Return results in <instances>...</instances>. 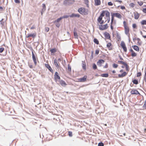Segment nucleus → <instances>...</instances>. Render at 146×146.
Masks as SVG:
<instances>
[{
    "mask_svg": "<svg viewBox=\"0 0 146 146\" xmlns=\"http://www.w3.org/2000/svg\"><path fill=\"white\" fill-rule=\"evenodd\" d=\"M68 17H69V16H68L66 15V16H64L63 17H62V19L64 18H67Z\"/></svg>",
    "mask_w": 146,
    "mask_h": 146,
    "instance_id": "680f3d73",
    "label": "nucleus"
},
{
    "mask_svg": "<svg viewBox=\"0 0 146 146\" xmlns=\"http://www.w3.org/2000/svg\"><path fill=\"white\" fill-rule=\"evenodd\" d=\"M142 11L144 13H146V8L143 9L142 10Z\"/></svg>",
    "mask_w": 146,
    "mask_h": 146,
    "instance_id": "13d9d810",
    "label": "nucleus"
},
{
    "mask_svg": "<svg viewBox=\"0 0 146 146\" xmlns=\"http://www.w3.org/2000/svg\"><path fill=\"white\" fill-rule=\"evenodd\" d=\"M109 75L108 74H103L101 75V76L103 77H108Z\"/></svg>",
    "mask_w": 146,
    "mask_h": 146,
    "instance_id": "72a5a7b5",
    "label": "nucleus"
},
{
    "mask_svg": "<svg viewBox=\"0 0 146 146\" xmlns=\"http://www.w3.org/2000/svg\"><path fill=\"white\" fill-rule=\"evenodd\" d=\"M42 10L41 12L42 15L43 12H44L46 9V5L44 4H42Z\"/></svg>",
    "mask_w": 146,
    "mask_h": 146,
    "instance_id": "b1692460",
    "label": "nucleus"
},
{
    "mask_svg": "<svg viewBox=\"0 0 146 146\" xmlns=\"http://www.w3.org/2000/svg\"><path fill=\"white\" fill-rule=\"evenodd\" d=\"M115 2H118L119 3H122V1L121 0H116L115 1Z\"/></svg>",
    "mask_w": 146,
    "mask_h": 146,
    "instance_id": "4d7b16f0",
    "label": "nucleus"
},
{
    "mask_svg": "<svg viewBox=\"0 0 146 146\" xmlns=\"http://www.w3.org/2000/svg\"><path fill=\"white\" fill-rule=\"evenodd\" d=\"M131 93L132 94H140V93L138 90L135 89L132 90L131 91Z\"/></svg>",
    "mask_w": 146,
    "mask_h": 146,
    "instance_id": "f8f14e48",
    "label": "nucleus"
},
{
    "mask_svg": "<svg viewBox=\"0 0 146 146\" xmlns=\"http://www.w3.org/2000/svg\"><path fill=\"white\" fill-rule=\"evenodd\" d=\"M45 66L52 73L53 72V70L49 64H45Z\"/></svg>",
    "mask_w": 146,
    "mask_h": 146,
    "instance_id": "dca6fc26",
    "label": "nucleus"
},
{
    "mask_svg": "<svg viewBox=\"0 0 146 146\" xmlns=\"http://www.w3.org/2000/svg\"><path fill=\"white\" fill-rule=\"evenodd\" d=\"M99 27L100 30L102 31L105 30L108 27V25L107 24L103 25H100Z\"/></svg>",
    "mask_w": 146,
    "mask_h": 146,
    "instance_id": "0eeeda50",
    "label": "nucleus"
},
{
    "mask_svg": "<svg viewBox=\"0 0 146 146\" xmlns=\"http://www.w3.org/2000/svg\"><path fill=\"white\" fill-rule=\"evenodd\" d=\"M116 24V22L115 21H114V18L113 17H111L110 27L112 30H113V27Z\"/></svg>",
    "mask_w": 146,
    "mask_h": 146,
    "instance_id": "423d86ee",
    "label": "nucleus"
},
{
    "mask_svg": "<svg viewBox=\"0 0 146 146\" xmlns=\"http://www.w3.org/2000/svg\"><path fill=\"white\" fill-rule=\"evenodd\" d=\"M104 36L107 39H110V34L107 32L105 33L104 34Z\"/></svg>",
    "mask_w": 146,
    "mask_h": 146,
    "instance_id": "6ab92c4d",
    "label": "nucleus"
},
{
    "mask_svg": "<svg viewBox=\"0 0 146 146\" xmlns=\"http://www.w3.org/2000/svg\"><path fill=\"white\" fill-rule=\"evenodd\" d=\"M68 135L70 137H72V132L69 131L68 133Z\"/></svg>",
    "mask_w": 146,
    "mask_h": 146,
    "instance_id": "ea45409f",
    "label": "nucleus"
},
{
    "mask_svg": "<svg viewBox=\"0 0 146 146\" xmlns=\"http://www.w3.org/2000/svg\"><path fill=\"white\" fill-rule=\"evenodd\" d=\"M116 37L118 40H120L121 39V37L119 35L118 33L117 34Z\"/></svg>",
    "mask_w": 146,
    "mask_h": 146,
    "instance_id": "79ce46f5",
    "label": "nucleus"
},
{
    "mask_svg": "<svg viewBox=\"0 0 146 146\" xmlns=\"http://www.w3.org/2000/svg\"><path fill=\"white\" fill-rule=\"evenodd\" d=\"M140 23L142 25H146V20H143Z\"/></svg>",
    "mask_w": 146,
    "mask_h": 146,
    "instance_id": "2f4dec72",
    "label": "nucleus"
},
{
    "mask_svg": "<svg viewBox=\"0 0 146 146\" xmlns=\"http://www.w3.org/2000/svg\"><path fill=\"white\" fill-rule=\"evenodd\" d=\"M94 70H96L97 68V67L95 64H93L92 66Z\"/></svg>",
    "mask_w": 146,
    "mask_h": 146,
    "instance_id": "e433bc0d",
    "label": "nucleus"
},
{
    "mask_svg": "<svg viewBox=\"0 0 146 146\" xmlns=\"http://www.w3.org/2000/svg\"><path fill=\"white\" fill-rule=\"evenodd\" d=\"M143 107L144 109H146V100L145 102Z\"/></svg>",
    "mask_w": 146,
    "mask_h": 146,
    "instance_id": "c03bdc74",
    "label": "nucleus"
},
{
    "mask_svg": "<svg viewBox=\"0 0 146 146\" xmlns=\"http://www.w3.org/2000/svg\"><path fill=\"white\" fill-rule=\"evenodd\" d=\"M68 71L69 72H71V67L70 66L69 64H68Z\"/></svg>",
    "mask_w": 146,
    "mask_h": 146,
    "instance_id": "c9c22d12",
    "label": "nucleus"
},
{
    "mask_svg": "<svg viewBox=\"0 0 146 146\" xmlns=\"http://www.w3.org/2000/svg\"><path fill=\"white\" fill-rule=\"evenodd\" d=\"M29 67L31 68H33V65H32V64H29Z\"/></svg>",
    "mask_w": 146,
    "mask_h": 146,
    "instance_id": "bf43d9fd",
    "label": "nucleus"
},
{
    "mask_svg": "<svg viewBox=\"0 0 146 146\" xmlns=\"http://www.w3.org/2000/svg\"><path fill=\"white\" fill-rule=\"evenodd\" d=\"M36 35V33H34L33 34H28L27 36V38H29L30 37H32L33 38H35Z\"/></svg>",
    "mask_w": 146,
    "mask_h": 146,
    "instance_id": "ddd939ff",
    "label": "nucleus"
},
{
    "mask_svg": "<svg viewBox=\"0 0 146 146\" xmlns=\"http://www.w3.org/2000/svg\"><path fill=\"white\" fill-rule=\"evenodd\" d=\"M118 65L114 63L113 64V67L114 68H116L118 67Z\"/></svg>",
    "mask_w": 146,
    "mask_h": 146,
    "instance_id": "a19ab883",
    "label": "nucleus"
},
{
    "mask_svg": "<svg viewBox=\"0 0 146 146\" xmlns=\"http://www.w3.org/2000/svg\"><path fill=\"white\" fill-rule=\"evenodd\" d=\"M125 68H126V71H127V72H128L129 71V66L127 64V63L125 64Z\"/></svg>",
    "mask_w": 146,
    "mask_h": 146,
    "instance_id": "7c9ffc66",
    "label": "nucleus"
},
{
    "mask_svg": "<svg viewBox=\"0 0 146 146\" xmlns=\"http://www.w3.org/2000/svg\"><path fill=\"white\" fill-rule=\"evenodd\" d=\"M45 30L46 32H48L49 30V28L48 27H46L45 28Z\"/></svg>",
    "mask_w": 146,
    "mask_h": 146,
    "instance_id": "de8ad7c7",
    "label": "nucleus"
},
{
    "mask_svg": "<svg viewBox=\"0 0 146 146\" xmlns=\"http://www.w3.org/2000/svg\"><path fill=\"white\" fill-rule=\"evenodd\" d=\"M137 41V44L139 45H141L142 44V42L141 40L139 38H137L136 39Z\"/></svg>",
    "mask_w": 146,
    "mask_h": 146,
    "instance_id": "c756f323",
    "label": "nucleus"
},
{
    "mask_svg": "<svg viewBox=\"0 0 146 146\" xmlns=\"http://www.w3.org/2000/svg\"><path fill=\"white\" fill-rule=\"evenodd\" d=\"M74 2V0H65L64 1L63 4L65 5H70L73 4Z\"/></svg>",
    "mask_w": 146,
    "mask_h": 146,
    "instance_id": "20e7f679",
    "label": "nucleus"
},
{
    "mask_svg": "<svg viewBox=\"0 0 146 146\" xmlns=\"http://www.w3.org/2000/svg\"><path fill=\"white\" fill-rule=\"evenodd\" d=\"M129 6L130 7H133L134 6V4L133 3H131L129 4Z\"/></svg>",
    "mask_w": 146,
    "mask_h": 146,
    "instance_id": "3c124183",
    "label": "nucleus"
},
{
    "mask_svg": "<svg viewBox=\"0 0 146 146\" xmlns=\"http://www.w3.org/2000/svg\"><path fill=\"white\" fill-rule=\"evenodd\" d=\"M82 66L84 70H86V64L85 61H82Z\"/></svg>",
    "mask_w": 146,
    "mask_h": 146,
    "instance_id": "a878e982",
    "label": "nucleus"
},
{
    "mask_svg": "<svg viewBox=\"0 0 146 146\" xmlns=\"http://www.w3.org/2000/svg\"><path fill=\"white\" fill-rule=\"evenodd\" d=\"M74 35L75 38H78V36L76 32V29L75 28L74 30Z\"/></svg>",
    "mask_w": 146,
    "mask_h": 146,
    "instance_id": "aec40b11",
    "label": "nucleus"
},
{
    "mask_svg": "<svg viewBox=\"0 0 146 146\" xmlns=\"http://www.w3.org/2000/svg\"><path fill=\"white\" fill-rule=\"evenodd\" d=\"M119 72L121 73H122L121 74H119L118 75V77L119 78H122L124 77L127 74V72H124L123 70V69L120 70Z\"/></svg>",
    "mask_w": 146,
    "mask_h": 146,
    "instance_id": "39448f33",
    "label": "nucleus"
},
{
    "mask_svg": "<svg viewBox=\"0 0 146 146\" xmlns=\"http://www.w3.org/2000/svg\"><path fill=\"white\" fill-rule=\"evenodd\" d=\"M133 83L135 84H138V80L136 79H133L132 81Z\"/></svg>",
    "mask_w": 146,
    "mask_h": 146,
    "instance_id": "473e14b6",
    "label": "nucleus"
},
{
    "mask_svg": "<svg viewBox=\"0 0 146 146\" xmlns=\"http://www.w3.org/2000/svg\"><path fill=\"white\" fill-rule=\"evenodd\" d=\"M78 12L80 14L86 15L88 14V10L84 8L81 7L79 8L78 10Z\"/></svg>",
    "mask_w": 146,
    "mask_h": 146,
    "instance_id": "7ed1b4c3",
    "label": "nucleus"
},
{
    "mask_svg": "<svg viewBox=\"0 0 146 146\" xmlns=\"http://www.w3.org/2000/svg\"><path fill=\"white\" fill-rule=\"evenodd\" d=\"M108 67V65L107 64L104 66V68H107Z\"/></svg>",
    "mask_w": 146,
    "mask_h": 146,
    "instance_id": "774afa93",
    "label": "nucleus"
},
{
    "mask_svg": "<svg viewBox=\"0 0 146 146\" xmlns=\"http://www.w3.org/2000/svg\"><path fill=\"white\" fill-rule=\"evenodd\" d=\"M111 17H113L114 18V17H116L119 19H121L122 18V16L119 13H113L111 15Z\"/></svg>",
    "mask_w": 146,
    "mask_h": 146,
    "instance_id": "6e6552de",
    "label": "nucleus"
},
{
    "mask_svg": "<svg viewBox=\"0 0 146 146\" xmlns=\"http://www.w3.org/2000/svg\"><path fill=\"white\" fill-rule=\"evenodd\" d=\"M112 72V73L113 74H114L116 73V71L114 70H113Z\"/></svg>",
    "mask_w": 146,
    "mask_h": 146,
    "instance_id": "338daca9",
    "label": "nucleus"
},
{
    "mask_svg": "<svg viewBox=\"0 0 146 146\" xmlns=\"http://www.w3.org/2000/svg\"><path fill=\"white\" fill-rule=\"evenodd\" d=\"M99 50H96L95 51V53L96 54H98L99 53Z\"/></svg>",
    "mask_w": 146,
    "mask_h": 146,
    "instance_id": "5fc2aeb1",
    "label": "nucleus"
},
{
    "mask_svg": "<svg viewBox=\"0 0 146 146\" xmlns=\"http://www.w3.org/2000/svg\"><path fill=\"white\" fill-rule=\"evenodd\" d=\"M84 1L86 4L88 3L89 2L88 0H84Z\"/></svg>",
    "mask_w": 146,
    "mask_h": 146,
    "instance_id": "0e129e2a",
    "label": "nucleus"
},
{
    "mask_svg": "<svg viewBox=\"0 0 146 146\" xmlns=\"http://www.w3.org/2000/svg\"><path fill=\"white\" fill-rule=\"evenodd\" d=\"M118 62L121 64H123L124 66H125V65L126 64V63L124 62H123V61H118Z\"/></svg>",
    "mask_w": 146,
    "mask_h": 146,
    "instance_id": "4c0bfd02",
    "label": "nucleus"
},
{
    "mask_svg": "<svg viewBox=\"0 0 146 146\" xmlns=\"http://www.w3.org/2000/svg\"><path fill=\"white\" fill-rule=\"evenodd\" d=\"M123 23L125 33L126 35L129 36L130 35V29L128 24L125 21H123Z\"/></svg>",
    "mask_w": 146,
    "mask_h": 146,
    "instance_id": "f03ea898",
    "label": "nucleus"
},
{
    "mask_svg": "<svg viewBox=\"0 0 146 146\" xmlns=\"http://www.w3.org/2000/svg\"><path fill=\"white\" fill-rule=\"evenodd\" d=\"M93 41L94 43L97 44H98L99 43V41L96 38L94 39Z\"/></svg>",
    "mask_w": 146,
    "mask_h": 146,
    "instance_id": "f704fd0d",
    "label": "nucleus"
},
{
    "mask_svg": "<svg viewBox=\"0 0 146 146\" xmlns=\"http://www.w3.org/2000/svg\"><path fill=\"white\" fill-rule=\"evenodd\" d=\"M60 83L61 85L62 86H65L67 85L66 82L62 80H61L60 81Z\"/></svg>",
    "mask_w": 146,
    "mask_h": 146,
    "instance_id": "bb28decb",
    "label": "nucleus"
},
{
    "mask_svg": "<svg viewBox=\"0 0 146 146\" xmlns=\"http://www.w3.org/2000/svg\"><path fill=\"white\" fill-rule=\"evenodd\" d=\"M54 78L55 80H60V77L59 76V74L58 72H56L54 76Z\"/></svg>",
    "mask_w": 146,
    "mask_h": 146,
    "instance_id": "4468645a",
    "label": "nucleus"
},
{
    "mask_svg": "<svg viewBox=\"0 0 146 146\" xmlns=\"http://www.w3.org/2000/svg\"><path fill=\"white\" fill-rule=\"evenodd\" d=\"M120 45L123 49L124 51L126 52L127 51V50L125 43L123 42H121Z\"/></svg>",
    "mask_w": 146,
    "mask_h": 146,
    "instance_id": "1a4fd4ad",
    "label": "nucleus"
},
{
    "mask_svg": "<svg viewBox=\"0 0 146 146\" xmlns=\"http://www.w3.org/2000/svg\"><path fill=\"white\" fill-rule=\"evenodd\" d=\"M130 51L131 52V56H132L134 57L136 56L137 54L133 51V50L131 48L130 50Z\"/></svg>",
    "mask_w": 146,
    "mask_h": 146,
    "instance_id": "412c9836",
    "label": "nucleus"
},
{
    "mask_svg": "<svg viewBox=\"0 0 146 146\" xmlns=\"http://www.w3.org/2000/svg\"><path fill=\"white\" fill-rule=\"evenodd\" d=\"M15 2L17 3H19L20 1L19 0H15Z\"/></svg>",
    "mask_w": 146,
    "mask_h": 146,
    "instance_id": "052dcab7",
    "label": "nucleus"
},
{
    "mask_svg": "<svg viewBox=\"0 0 146 146\" xmlns=\"http://www.w3.org/2000/svg\"><path fill=\"white\" fill-rule=\"evenodd\" d=\"M87 78L86 76H84L82 78H79L78 79V81L79 82H83L86 81Z\"/></svg>",
    "mask_w": 146,
    "mask_h": 146,
    "instance_id": "9d476101",
    "label": "nucleus"
},
{
    "mask_svg": "<svg viewBox=\"0 0 146 146\" xmlns=\"http://www.w3.org/2000/svg\"><path fill=\"white\" fill-rule=\"evenodd\" d=\"M142 75V73L141 72H138L137 73V77H139L141 76Z\"/></svg>",
    "mask_w": 146,
    "mask_h": 146,
    "instance_id": "58836bf2",
    "label": "nucleus"
},
{
    "mask_svg": "<svg viewBox=\"0 0 146 146\" xmlns=\"http://www.w3.org/2000/svg\"><path fill=\"white\" fill-rule=\"evenodd\" d=\"M98 146H104V144L102 142L98 144Z\"/></svg>",
    "mask_w": 146,
    "mask_h": 146,
    "instance_id": "49530a36",
    "label": "nucleus"
},
{
    "mask_svg": "<svg viewBox=\"0 0 146 146\" xmlns=\"http://www.w3.org/2000/svg\"><path fill=\"white\" fill-rule=\"evenodd\" d=\"M54 64L56 67L58 68L59 67L60 64L57 60L55 59L54 60Z\"/></svg>",
    "mask_w": 146,
    "mask_h": 146,
    "instance_id": "9b49d317",
    "label": "nucleus"
},
{
    "mask_svg": "<svg viewBox=\"0 0 146 146\" xmlns=\"http://www.w3.org/2000/svg\"><path fill=\"white\" fill-rule=\"evenodd\" d=\"M36 28V27L35 25H33L30 28L31 29H35Z\"/></svg>",
    "mask_w": 146,
    "mask_h": 146,
    "instance_id": "864d4df0",
    "label": "nucleus"
},
{
    "mask_svg": "<svg viewBox=\"0 0 146 146\" xmlns=\"http://www.w3.org/2000/svg\"><path fill=\"white\" fill-rule=\"evenodd\" d=\"M137 3L140 6H142L143 4V2L141 1H138L137 2Z\"/></svg>",
    "mask_w": 146,
    "mask_h": 146,
    "instance_id": "37998d69",
    "label": "nucleus"
},
{
    "mask_svg": "<svg viewBox=\"0 0 146 146\" xmlns=\"http://www.w3.org/2000/svg\"><path fill=\"white\" fill-rule=\"evenodd\" d=\"M132 27L133 29L137 28V25L135 24H133L132 25Z\"/></svg>",
    "mask_w": 146,
    "mask_h": 146,
    "instance_id": "09e8293b",
    "label": "nucleus"
},
{
    "mask_svg": "<svg viewBox=\"0 0 146 146\" xmlns=\"http://www.w3.org/2000/svg\"><path fill=\"white\" fill-rule=\"evenodd\" d=\"M132 47L135 50H136L137 51H139V48L136 45H134Z\"/></svg>",
    "mask_w": 146,
    "mask_h": 146,
    "instance_id": "cd10ccee",
    "label": "nucleus"
},
{
    "mask_svg": "<svg viewBox=\"0 0 146 146\" xmlns=\"http://www.w3.org/2000/svg\"><path fill=\"white\" fill-rule=\"evenodd\" d=\"M50 51L51 52V54L52 55L53 54L56 52L57 51V49L56 48H54L50 50Z\"/></svg>",
    "mask_w": 146,
    "mask_h": 146,
    "instance_id": "393cba45",
    "label": "nucleus"
},
{
    "mask_svg": "<svg viewBox=\"0 0 146 146\" xmlns=\"http://www.w3.org/2000/svg\"><path fill=\"white\" fill-rule=\"evenodd\" d=\"M101 4L100 0H95V5H99Z\"/></svg>",
    "mask_w": 146,
    "mask_h": 146,
    "instance_id": "4be33fe9",
    "label": "nucleus"
},
{
    "mask_svg": "<svg viewBox=\"0 0 146 146\" xmlns=\"http://www.w3.org/2000/svg\"><path fill=\"white\" fill-rule=\"evenodd\" d=\"M32 58L33 60V61L34 62V64H35V65H36V58L33 52H32Z\"/></svg>",
    "mask_w": 146,
    "mask_h": 146,
    "instance_id": "f3484780",
    "label": "nucleus"
},
{
    "mask_svg": "<svg viewBox=\"0 0 146 146\" xmlns=\"http://www.w3.org/2000/svg\"><path fill=\"white\" fill-rule=\"evenodd\" d=\"M62 19V17H61L59 18H58L55 21V22H58L59 21H60Z\"/></svg>",
    "mask_w": 146,
    "mask_h": 146,
    "instance_id": "a18cd8bd",
    "label": "nucleus"
},
{
    "mask_svg": "<svg viewBox=\"0 0 146 146\" xmlns=\"http://www.w3.org/2000/svg\"><path fill=\"white\" fill-rule=\"evenodd\" d=\"M56 26L58 27L60 26V24L59 23L56 24Z\"/></svg>",
    "mask_w": 146,
    "mask_h": 146,
    "instance_id": "69168bd1",
    "label": "nucleus"
},
{
    "mask_svg": "<svg viewBox=\"0 0 146 146\" xmlns=\"http://www.w3.org/2000/svg\"><path fill=\"white\" fill-rule=\"evenodd\" d=\"M108 4L109 6H112L113 5V3L111 2H109Z\"/></svg>",
    "mask_w": 146,
    "mask_h": 146,
    "instance_id": "603ef678",
    "label": "nucleus"
},
{
    "mask_svg": "<svg viewBox=\"0 0 146 146\" xmlns=\"http://www.w3.org/2000/svg\"><path fill=\"white\" fill-rule=\"evenodd\" d=\"M63 60V59L62 58H58L57 60L58 62H60L61 61H62Z\"/></svg>",
    "mask_w": 146,
    "mask_h": 146,
    "instance_id": "e2e57ef3",
    "label": "nucleus"
},
{
    "mask_svg": "<svg viewBox=\"0 0 146 146\" xmlns=\"http://www.w3.org/2000/svg\"><path fill=\"white\" fill-rule=\"evenodd\" d=\"M139 15L137 12H136L134 13V18L135 19H138L139 17Z\"/></svg>",
    "mask_w": 146,
    "mask_h": 146,
    "instance_id": "5701e85b",
    "label": "nucleus"
},
{
    "mask_svg": "<svg viewBox=\"0 0 146 146\" xmlns=\"http://www.w3.org/2000/svg\"><path fill=\"white\" fill-rule=\"evenodd\" d=\"M80 15L78 14H72L70 16V17H79Z\"/></svg>",
    "mask_w": 146,
    "mask_h": 146,
    "instance_id": "c85d7f7f",
    "label": "nucleus"
},
{
    "mask_svg": "<svg viewBox=\"0 0 146 146\" xmlns=\"http://www.w3.org/2000/svg\"><path fill=\"white\" fill-rule=\"evenodd\" d=\"M105 61L103 60H100L97 62V64L99 66H101L102 64L104 63Z\"/></svg>",
    "mask_w": 146,
    "mask_h": 146,
    "instance_id": "2eb2a0df",
    "label": "nucleus"
},
{
    "mask_svg": "<svg viewBox=\"0 0 146 146\" xmlns=\"http://www.w3.org/2000/svg\"><path fill=\"white\" fill-rule=\"evenodd\" d=\"M120 8L122 9H125V6H121L120 7Z\"/></svg>",
    "mask_w": 146,
    "mask_h": 146,
    "instance_id": "6e6d98bb",
    "label": "nucleus"
},
{
    "mask_svg": "<svg viewBox=\"0 0 146 146\" xmlns=\"http://www.w3.org/2000/svg\"><path fill=\"white\" fill-rule=\"evenodd\" d=\"M4 50V48H0V53L2 52Z\"/></svg>",
    "mask_w": 146,
    "mask_h": 146,
    "instance_id": "8fccbe9b",
    "label": "nucleus"
},
{
    "mask_svg": "<svg viewBox=\"0 0 146 146\" xmlns=\"http://www.w3.org/2000/svg\"><path fill=\"white\" fill-rule=\"evenodd\" d=\"M107 47L110 50H111L112 49V44L110 42L108 43L107 44Z\"/></svg>",
    "mask_w": 146,
    "mask_h": 146,
    "instance_id": "a211bd4d",
    "label": "nucleus"
},
{
    "mask_svg": "<svg viewBox=\"0 0 146 146\" xmlns=\"http://www.w3.org/2000/svg\"><path fill=\"white\" fill-rule=\"evenodd\" d=\"M105 15L107 19L105 21V22L107 21V23H109L110 21V13L107 11H103L97 19L98 22L100 24H103L104 23V21L102 20V17L104 16Z\"/></svg>",
    "mask_w": 146,
    "mask_h": 146,
    "instance_id": "f257e3e1",
    "label": "nucleus"
}]
</instances>
